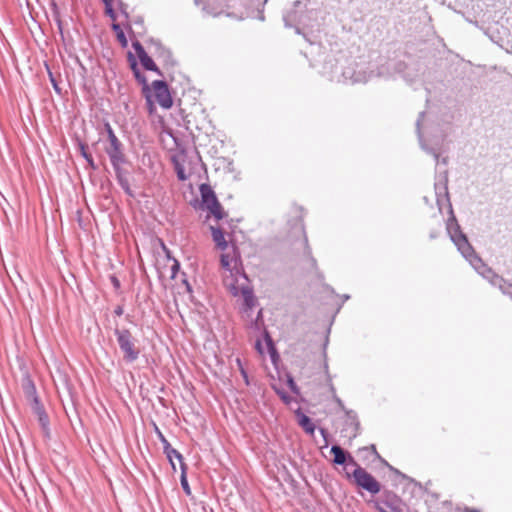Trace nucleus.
<instances>
[{
	"label": "nucleus",
	"instance_id": "obj_13",
	"mask_svg": "<svg viewBox=\"0 0 512 512\" xmlns=\"http://www.w3.org/2000/svg\"><path fill=\"white\" fill-rule=\"evenodd\" d=\"M125 163L126 162H114V163H111V165L114 169L115 176H116L117 182L120 185V187L124 190V192L129 197H135V194L132 191L130 184H129L128 171L123 168V165Z\"/></svg>",
	"mask_w": 512,
	"mask_h": 512
},
{
	"label": "nucleus",
	"instance_id": "obj_54",
	"mask_svg": "<svg viewBox=\"0 0 512 512\" xmlns=\"http://www.w3.org/2000/svg\"><path fill=\"white\" fill-rule=\"evenodd\" d=\"M267 3V0H263L260 4L264 6Z\"/></svg>",
	"mask_w": 512,
	"mask_h": 512
},
{
	"label": "nucleus",
	"instance_id": "obj_36",
	"mask_svg": "<svg viewBox=\"0 0 512 512\" xmlns=\"http://www.w3.org/2000/svg\"><path fill=\"white\" fill-rule=\"evenodd\" d=\"M117 4H118V8L121 12V14L125 17V19L127 20L129 15H128V12H127V5L124 4L122 2V0H117Z\"/></svg>",
	"mask_w": 512,
	"mask_h": 512
},
{
	"label": "nucleus",
	"instance_id": "obj_23",
	"mask_svg": "<svg viewBox=\"0 0 512 512\" xmlns=\"http://www.w3.org/2000/svg\"><path fill=\"white\" fill-rule=\"evenodd\" d=\"M139 60H140L141 65L144 67V69H146L148 71H153V72L157 73L158 75L162 76V72L160 71V69L157 67V65L153 61V59L148 54H145V56H141V58H139Z\"/></svg>",
	"mask_w": 512,
	"mask_h": 512
},
{
	"label": "nucleus",
	"instance_id": "obj_17",
	"mask_svg": "<svg viewBox=\"0 0 512 512\" xmlns=\"http://www.w3.org/2000/svg\"><path fill=\"white\" fill-rule=\"evenodd\" d=\"M33 412L38 416V421L44 430L48 429L49 418L40 400H35V403H31Z\"/></svg>",
	"mask_w": 512,
	"mask_h": 512
},
{
	"label": "nucleus",
	"instance_id": "obj_47",
	"mask_svg": "<svg viewBox=\"0 0 512 512\" xmlns=\"http://www.w3.org/2000/svg\"><path fill=\"white\" fill-rule=\"evenodd\" d=\"M320 432H321V434H322V436H323V438L325 440V445L327 446V444H328V441H327V436H328L327 431L325 429L321 428Z\"/></svg>",
	"mask_w": 512,
	"mask_h": 512
},
{
	"label": "nucleus",
	"instance_id": "obj_51",
	"mask_svg": "<svg viewBox=\"0 0 512 512\" xmlns=\"http://www.w3.org/2000/svg\"><path fill=\"white\" fill-rule=\"evenodd\" d=\"M250 310H251V309H248V310L246 311V310H245V305H244V303L242 304V311H243L244 313H246V314H247V317H250V314H248V312H249Z\"/></svg>",
	"mask_w": 512,
	"mask_h": 512
},
{
	"label": "nucleus",
	"instance_id": "obj_6",
	"mask_svg": "<svg viewBox=\"0 0 512 512\" xmlns=\"http://www.w3.org/2000/svg\"><path fill=\"white\" fill-rule=\"evenodd\" d=\"M373 505L379 512H404V503L402 499L394 492L385 490Z\"/></svg>",
	"mask_w": 512,
	"mask_h": 512
},
{
	"label": "nucleus",
	"instance_id": "obj_53",
	"mask_svg": "<svg viewBox=\"0 0 512 512\" xmlns=\"http://www.w3.org/2000/svg\"><path fill=\"white\" fill-rule=\"evenodd\" d=\"M436 237H437V233H436V232H431V233H430V238H431V239H434V238H436Z\"/></svg>",
	"mask_w": 512,
	"mask_h": 512
},
{
	"label": "nucleus",
	"instance_id": "obj_7",
	"mask_svg": "<svg viewBox=\"0 0 512 512\" xmlns=\"http://www.w3.org/2000/svg\"><path fill=\"white\" fill-rule=\"evenodd\" d=\"M106 129L109 145L105 147V152L107 153L110 162H127L122 142L117 138L109 124H106Z\"/></svg>",
	"mask_w": 512,
	"mask_h": 512
},
{
	"label": "nucleus",
	"instance_id": "obj_25",
	"mask_svg": "<svg viewBox=\"0 0 512 512\" xmlns=\"http://www.w3.org/2000/svg\"><path fill=\"white\" fill-rule=\"evenodd\" d=\"M79 150H80L82 157L87 161L89 167L92 170H96L98 167L95 164L92 155L87 152V145L85 143L79 142Z\"/></svg>",
	"mask_w": 512,
	"mask_h": 512
},
{
	"label": "nucleus",
	"instance_id": "obj_40",
	"mask_svg": "<svg viewBox=\"0 0 512 512\" xmlns=\"http://www.w3.org/2000/svg\"><path fill=\"white\" fill-rule=\"evenodd\" d=\"M347 415H348V416H349V418L351 419L352 423H354V424H355V429H356V431H357V430H358V428H359V422H358V420H357L356 415H355V414H353V412H352V411H347Z\"/></svg>",
	"mask_w": 512,
	"mask_h": 512
},
{
	"label": "nucleus",
	"instance_id": "obj_57",
	"mask_svg": "<svg viewBox=\"0 0 512 512\" xmlns=\"http://www.w3.org/2000/svg\"><path fill=\"white\" fill-rule=\"evenodd\" d=\"M325 369H326V371L328 370V364H327V362H325Z\"/></svg>",
	"mask_w": 512,
	"mask_h": 512
},
{
	"label": "nucleus",
	"instance_id": "obj_4",
	"mask_svg": "<svg viewBox=\"0 0 512 512\" xmlns=\"http://www.w3.org/2000/svg\"><path fill=\"white\" fill-rule=\"evenodd\" d=\"M114 335L118 346L123 353V360L127 363L135 362L140 355V348L137 346L138 340L132 335L127 328H115Z\"/></svg>",
	"mask_w": 512,
	"mask_h": 512
},
{
	"label": "nucleus",
	"instance_id": "obj_32",
	"mask_svg": "<svg viewBox=\"0 0 512 512\" xmlns=\"http://www.w3.org/2000/svg\"><path fill=\"white\" fill-rule=\"evenodd\" d=\"M236 364H237V366L239 368L240 374L243 377V380H244L245 384L247 386H249L250 385L249 376H248V373H247L246 369L244 368L240 358L236 359Z\"/></svg>",
	"mask_w": 512,
	"mask_h": 512
},
{
	"label": "nucleus",
	"instance_id": "obj_33",
	"mask_svg": "<svg viewBox=\"0 0 512 512\" xmlns=\"http://www.w3.org/2000/svg\"><path fill=\"white\" fill-rule=\"evenodd\" d=\"M132 47H133L135 53L137 54L138 58H141V56H145V54H147L144 47L142 46V44L139 41H134L132 43Z\"/></svg>",
	"mask_w": 512,
	"mask_h": 512
},
{
	"label": "nucleus",
	"instance_id": "obj_52",
	"mask_svg": "<svg viewBox=\"0 0 512 512\" xmlns=\"http://www.w3.org/2000/svg\"><path fill=\"white\" fill-rule=\"evenodd\" d=\"M256 348H257L259 351H261V342H260L259 340L256 342Z\"/></svg>",
	"mask_w": 512,
	"mask_h": 512
},
{
	"label": "nucleus",
	"instance_id": "obj_43",
	"mask_svg": "<svg viewBox=\"0 0 512 512\" xmlns=\"http://www.w3.org/2000/svg\"><path fill=\"white\" fill-rule=\"evenodd\" d=\"M264 333H265V340H266L267 345H268L271 349H273L274 347H273V341H272L271 336L269 335V333H268L266 330L264 331Z\"/></svg>",
	"mask_w": 512,
	"mask_h": 512
},
{
	"label": "nucleus",
	"instance_id": "obj_29",
	"mask_svg": "<svg viewBox=\"0 0 512 512\" xmlns=\"http://www.w3.org/2000/svg\"><path fill=\"white\" fill-rule=\"evenodd\" d=\"M112 30L115 32L117 40L119 41V43L123 47H126L127 44H128L127 38H126L125 33H124L123 29L121 28L120 24L113 23L112 24Z\"/></svg>",
	"mask_w": 512,
	"mask_h": 512
},
{
	"label": "nucleus",
	"instance_id": "obj_20",
	"mask_svg": "<svg viewBox=\"0 0 512 512\" xmlns=\"http://www.w3.org/2000/svg\"><path fill=\"white\" fill-rule=\"evenodd\" d=\"M212 239L215 242L216 246L221 249L225 250L228 246L227 241L224 237V231L220 227L211 226L210 227Z\"/></svg>",
	"mask_w": 512,
	"mask_h": 512
},
{
	"label": "nucleus",
	"instance_id": "obj_34",
	"mask_svg": "<svg viewBox=\"0 0 512 512\" xmlns=\"http://www.w3.org/2000/svg\"><path fill=\"white\" fill-rule=\"evenodd\" d=\"M262 326V310H259L256 319L251 321V328H254L255 330H260Z\"/></svg>",
	"mask_w": 512,
	"mask_h": 512
},
{
	"label": "nucleus",
	"instance_id": "obj_31",
	"mask_svg": "<svg viewBox=\"0 0 512 512\" xmlns=\"http://www.w3.org/2000/svg\"><path fill=\"white\" fill-rule=\"evenodd\" d=\"M112 1L113 0H102V2L104 3L105 5V14L110 17L113 21L116 20V13L113 9V6H112Z\"/></svg>",
	"mask_w": 512,
	"mask_h": 512
},
{
	"label": "nucleus",
	"instance_id": "obj_58",
	"mask_svg": "<svg viewBox=\"0 0 512 512\" xmlns=\"http://www.w3.org/2000/svg\"><path fill=\"white\" fill-rule=\"evenodd\" d=\"M186 285H187V288L188 290H190V285L185 281Z\"/></svg>",
	"mask_w": 512,
	"mask_h": 512
},
{
	"label": "nucleus",
	"instance_id": "obj_49",
	"mask_svg": "<svg viewBox=\"0 0 512 512\" xmlns=\"http://www.w3.org/2000/svg\"><path fill=\"white\" fill-rule=\"evenodd\" d=\"M369 449L371 450V452H373V453L376 455V457H377V458H379V459L381 458V457H380V455L378 454L377 450H376L375 445H373V444H372V445L369 447Z\"/></svg>",
	"mask_w": 512,
	"mask_h": 512
},
{
	"label": "nucleus",
	"instance_id": "obj_15",
	"mask_svg": "<svg viewBox=\"0 0 512 512\" xmlns=\"http://www.w3.org/2000/svg\"><path fill=\"white\" fill-rule=\"evenodd\" d=\"M201 208L208 210L210 207L215 206L219 201L216 197L215 192L208 184H201Z\"/></svg>",
	"mask_w": 512,
	"mask_h": 512
},
{
	"label": "nucleus",
	"instance_id": "obj_37",
	"mask_svg": "<svg viewBox=\"0 0 512 512\" xmlns=\"http://www.w3.org/2000/svg\"><path fill=\"white\" fill-rule=\"evenodd\" d=\"M157 432H158V436H159V439L163 445V451L167 450L171 445L169 443V441L165 438V436L158 430V428H156Z\"/></svg>",
	"mask_w": 512,
	"mask_h": 512
},
{
	"label": "nucleus",
	"instance_id": "obj_46",
	"mask_svg": "<svg viewBox=\"0 0 512 512\" xmlns=\"http://www.w3.org/2000/svg\"><path fill=\"white\" fill-rule=\"evenodd\" d=\"M124 310H123V307L122 306H117L114 310V313L117 315V316H121L123 314Z\"/></svg>",
	"mask_w": 512,
	"mask_h": 512
},
{
	"label": "nucleus",
	"instance_id": "obj_44",
	"mask_svg": "<svg viewBox=\"0 0 512 512\" xmlns=\"http://www.w3.org/2000/svg\"><path fill=\"white\" fill-rule=\"evenodd\" d=\"M334 401L337 403V405L342 409V410H345V406L342 402V400L336 395L334 394V397H333Z\"/></svg>",
	"mask_w": 512,
	"mask_h": 512
},
{
	"label": "nucleus",
	"instance_id": "obj_3",
	"mask_svg": "<svg viewBox=\"0 0 512 512\" xmlns=\"http://www.w3.org/2000/svg\"><path fill=\"white\" fill-rule=\"evenodd\" d=\"M436 202L439 206V210H442L443 204H447L449 209L450 217L447 220L446 228L447 232L450 236V239L454 237V229L455 226H460L453 212L452 204L450 201L449 191H448V170H444L436 176V181L434 184Z\"/></svg>",
	"mask_w": 512,
	"mask_h": 512
},
{
	"label": "nucleus",
	"instance_id": "obj_45",
	"mask_svg": "<svg viewBox=\"0 0 512 512\" xmlns=\"http://www.w3.org/2000/svg\"><path fill=\"white\" fill-rule=\"evenodd\" d=\"M111 281H112L113 286H114L115 288H119V287H120V282H119V280H118L115 276H112V277H111Z\"/></svg>",
	"mask_w": 512,
	"mask_h": 512
},
{
	"label": "nucleus",
	"instance_id": "obj_55",
	"mask_svg": "<svg viewBox=\"0 0 512 512\" xmlns=\"http://www.w3.org/2000/svg\"><path fill=\"white\" fill-rule=\"evenodd\" d=\"M200 1H201V0H194V2H195V4H196V5H199V4H200Z\"/></svg>",
	"mask_w": 512,
	"mask_h": 512
},
{
	"label": "nucleus",
	"instance_id": "obj_9",
	"mask_svg": "<svg viewBox=\"0 0 512 512\" xmlns=\"http://www.w3.org/2000/svg\"><path fill=\"white\" fill-rule=\"evenodd\" d=\"M424 117H425V112H421L416 121V131L418 134L420 146L426 153L431 154L435 158L437 165L443 164L444 166H446L448 164V157L440 158V155L442 153V148L441 147H430L424 142L423 135L421 132V124L423 122Z\"/></svg>",
	"mask_w": 512,
	"mask_h": 512
},
{
	"label": "nucleus",
	"instance_id": "obj_1",
	"mask_svg": "<svg viewBox=\"0 0 512 512\" xmlns=\"http://www.w3.org/2000/svg\"><path fill=\"white\" fill-rule=\"evenodd\" d=\"M221 266L229 271L230 275L225 277L224 283L230 293L235 296H241L244 299L245 310L252 309L256 304V298L248 277L244 272L237 269V259L224 253L220 257Z\"/></svg>",
	"mask_w": 512,
	"mask_h": 512
},
{
	"label": "nucleus",
	"instance_id": "obj_8",
	"mask_svg": "<svg viewBox=\"0 0 512 512\" xmlns=\"http://www.w3.org/2000/svg\"><path fill=\"white\" fill-rule=\"evenodd\" d=\"M352 476L356 485L369 493L377 494L381 491L380 483L361 466L354 469Z\"/></svg>",
	"mask_w": 512,
	"mask_h": 512
},
{
	"label": "nucleus",
	"instance_id": "obj_11",
	"mask_svg": "<svg viewBox=\"0 0 512 512\" xmlns=\"http://www.w3.org/2000/svg\"><path fill=\"white\" fill-rule=\"evenodd\" d=\"M152 87L158 104L165 109L171 108L173 101L167 83L163 80H155Z\"/></svg>",
	"mask_w": 512,
	"mask_h": 512
},
{
	"label": "nucleus",
	"instance_id": "obj_12",
	"mask_svg": "<svg viewBox=\"0 0 512 512\" xmlns=\"http://www.w3.org/2000/svg\"><path fill=\"white\" fill-rule=\"evenodd\" d=\"M405 68L406 64L402 61L388 60L377 68L376 76L380 78L394 77L396 74L403 73Z\"/></svg>",
	"mask_w": 512,
	"mask_h": 512
},
{
	"label": "nucleus",
	"instance_id": "obj_39",
	"mask_svg": "<svg viewBox=\"0 0 512 512\" xmlns=\"http://www.w3.org/2000/svg\"><path fill=\"white\" fill-rule=\"evenodd\" d=\"M276 392L284 403L289 404L292 401V397H290L286 392L280 390H277Z\"/></svg>",
	"mask_w": 512,
	"mask_h": 512
},
{
	"label": "nucleus",
	"instance_id": "obj_19",
	"mask_svg": "<svg viewBox=\"0 0 512 512\" xmlns=\"http://www.w3.org/2000/svg\"><path fill=\"white\" fill-rule=\"evenodd\" d=\"M331 453L334 455L333 463L335 465H345L350 454L339 445H333L331 447Z\"/></svg>",
	"mask_w": 512,
	"mask_h": 512
},
{
	"label": "nucleus",
	"instance_id": "obj_41",
	"mask_svg": "<svg viewBox=\"0 0 512 512\" xmlns=\"http://www.w3.org/2000/svg\"><path fill=\"white\" fill-rule=\"evenodd\" d=\"M49 75H50V80H51V83H52V85H53L54 90H55L58 94H60V93H61V89L58 87V84H57L56 80L54 79V77H53L52 73L50 72V73H49Z\"/></svg>",
	"mask_w": 512,
	"mask_h": 512
},
{
	"label": "nucleus",
	"instance_id": "obj_18",
	"mask_svg": "<svg viewBox=\"0 0 512 512\" xmlns=\"http://www.w3.org/2000/svg\"><path fill=\"white\" fill-rule=\"evenodd\" d=\"M295 413H296V416L298 419V424L302 427V429L307 434L312 435L315 431V425L312 422V420L306 414H304L300 409H298Z\"/></svg>",
	"mask_w": 512,
	"mask_h": 512
},
{
	"label": "nucleus",
	"instance_id": "obj_14",
	"mask_svg": "<svg viewBox=\"0 0 512 512\" xmlns=\"http://www.w3.org/2000/svg\"><path fill=\"white\" fill-rule=\"evenodd\" d=\"M151 47L154 49V55L163 61L167 66H175L176 60L173 58L172 52L164 47L159 41H151Z\"/></svg>",
	"mask_w": 512,
	"mask_h": 512
},
{
	"label": "nucleus",
	"instance_id": "obj_56",
	"mask_svg": "<svg viewBox=\"0 0 512 512\" xmlns=\"http://www.w3.org/2000/svg\"><path fill=\"white\" fill-rule=\"evenodd\" d=\"M260 20H264V15L261 13L260 17H259Z\"/></svg>",
	"mask_w": 512,
	"mask_h": 512
},
{
	"label": "nucleus",
	"instance_id": "obj_26",
	"mask_svg": "<svg viewBox=\"0 0 512 512\" xmlns=\"http://www.w3.org/2000/svg\"><path fill=\"white\" fill-rule=\"evenodd\" d=\"M304 246H305L304 254H305L306 258H307V262L309 264V268L313 269V270H316L317 269V261L312 256L311 248H310V246L308 244V239H307L306 235L304 236Z\"/></svg>",
	"mask_w": 512,
	"mask_h": 512
},
{
	"label": "nucleus",
	"instance_id": "obj_2",
	"mask_svg": "<svg viewBox=\"0 0 512 512\" xmlns=\"http://www.w3.org/2000/svg\"><path fill=\"white\" fill-rule=\"evenodd\" d=\"M454 237L451 241L456 245L458 251L469 261L473 268L485 278L492 286L500 285L502 276L498 275L492 268L488 267L476 254L467 236L462 232L460 226H455Z\"/></svg>",
	"mask_w": 512,
	"mask_h": 512
},
{
	"label": "nucleus",
	"instance_id": "obj_21",
	"mask_svg": "<svg viewBox=\"0 0 512 512\" xmlns=\"http://www.w3.org/2000/svg\"><path fill=\"white\" fill-rule=\"evenodd\" d=\"M129 57L130 59L132 60L131 61V69L133 71V74H134V77L136 78V80L142 84L144 86V89H147L149 90V87H148V84H147V80H146V77L144 76V74L141 73L140 69L138 68V65L135 61V59L133 58L132 54L129 53Z\"/></svg>",
	"mask_w": 512,
	"mask_h": 512
},
{
	"label": "nucleus",
	"instance_id": "obj_42",
	"mask_svg": "<svg viewBox=\"0 0 512 512\" xmlns=\"http://www.w3.org/2000/svg\"><path fill=\"white\" fill-rule=\"evenodd\" d=\"M345 465H351V466H354L355 469L357 468V466H360L356 460L352 457L351 454H349L348 456V459H347V463Z\"/></svg>",
	"mask_w": 512,
	"mask_h": 512
},
{
	"label": "nucleus",
	"instance_id": "obj_16",
	"mask_svg": "<svg viewBox=\"0 0 512 512\" xmlns=\"http://www.w3.org/2000/svg\"><path fill=\"white\" fill-rule=\"evenodd\" d=\"M22 389L25 397L27 400L31 401V403H35V400H39L35 384L29 376L23 378Z\"/></svg>",
	"mask_w": 512,
	"mask_h": 512
},
{
	"label": "nucleus",
	"instance_id": "obj_27",
	"mask_svg": "<svg viewBox=\"0 0 512 512\" xmlns=\"http://www.w3.org/2000/svg\"><path fill=\"white\" fill-rule=\"evenodd\" d=\"M186 472H187V465L185 463H182L180 483H181V487H182L183 491L185 492V494L187 496H190L191 488H190L188 480H187Z\"/></svg>",
	"mask_w": 512,
	"mask_h": 512
},
{
	"label": "nucleus",
	"instance_id": "obj_24",
	"mask_svg": "<svg viewBox=\"0 0 512 512\" xmlns=\"http://www.w3.org/2000/svg\"><path fill=\"white\" fill-rule=\"evenodd\" d=\"M164 453H165L166 457L168 458L174 471L176 470V467L173 462V458H176L180 462V467L182 466V463H184L182 454L178 450L172 448V446H170L167 450H165Z\"/></svg>",
	"mask_w": 512,
	"mask_h": 512
},
{
	"label": "nucleus",
	"instance_id": "obj_50",
	"mask_svg": "<svg viewBox=\"0 0 512 512\" xmlns=\"http://www.w3.org/2000/svg\"><path fill=\"white\" fill-rule=\"evenodd\" d=\"M464 512H480V511H479V510H477V509H473V508L466 507V508L464 509Z\"/></svg>",
	"mask_w": 512,
	"mask_h": 512
},
{
	"label": "nucleus",
	"instance_id": "obj_28",
	"mask_svg": "<svg viewBox=\"0 0 512 512\" xmlns=\"http://www.w3.org/2000/svg\"><path fill=\"white\" fill-rule=\"evenodd\" d=\"M211 215L214 216L216 220H222L227 217V213L224 211L220 202H218L215 206H212L208 209Z\"/></svg>",
	"mask_w": 512,
	"mask_h": 512
},
{
	"label": "nucleus",
	"instance_id": "obj_38",
	"mask_svg": "<svg viewBox=\"0 0 512 512\" xmlns=\"http://www.w3.org/2000/svg\"><path fill=\"white\" fill-rule=\"evenodd\" d=\"M180 269V263L177 260H174L173 265L171 266V278H176L177 273Z\"/></svg>",
	"mask_w": 512,
	"mask_h": 512
},
{
	"label": "nucleus",
	"instance_id": "obj_10",
	"mask_svg": "<svg viewBox=\"0 0 512 512\" xmlns=\"http://www.w3.org/2000/svg\"><path fill=\"white\" fill-rule=\"evenodd\" d=\"M373 71L366 73L363 71H355L353 68H346L341 71L340 75H331V80L336 79L337 81L351 83H365L373 77Z\"/></svg>",
	"mask_w": 512,
	"mask_h": 512
},
{
	"label": "nucleus",
	"instance_id": "obj_30",
	"mask_svg": "<svg viewBox=\"0 0 512 512\" xmlns=\"http://www.w3.org/2000/svg\"><path fill=\"white\" fill-rule=\"evenodd\" d=\"M503 295L509 297L512 300V283L502 278L500 285L496 286Z\"/></svg>",
	"mask_w": 512,
	"mask_h": 512
},
{
	"label": "nucleus",
	"instance_id": "obj_48",
	"mask_svg": "<svg viewBox=\"0 0 512 512\" xmlns=\"http://www.w3.org/2000/svg\"><path fill=\"white\" fill-rule=\"evenodd\" d=\"M329 389L332 393V397H334V394H336V390H335V387L334 385L331 383V379L329 378Z\"/></svg>",
	"mask_w": 512,
	"mask_h": 512
},
{
	"label": "nucleus",
	"instance_id": "obj_5",
	"mask_svg": "<svg viewBox=\"0 0 512 512\" xmlns=\"http://www.w3.org/2000/svg\"><path fill=\"white\" fill-rule=\"evenodd\" d=\"M305 7L306 6L300 0L294 1L292 7L283 14L285 27L295 28V32L297 34H301L300 25L304 27H313V25H310L306 20L308 15L313 13V10L304 14Z\"/></svg>",
	"mask_w": 512,
	"mask_h": 512
},
{
	"label": "nucleus",
	"instance_id": "obj_35",
	"mask_svg": "<svg viewBox=\"0 0 512 512\" xmlns=\"http://www.w3.org/2000/svg\"><path fill=\"white\" fill-rule=\"evenodd\" d=\"M287 384L294 394H299V387L297 386V384L295 383L294 379L291 376L288 377Z\"/></svg>",
	"mask_w": 512,
	"mask_h": 512
},
{
	"label": "nucleus",
	"instance_id": "obj_22",
	"mask_svg": "<svg viewBox=\"0 0 512 512\" xmlns=\"http://www.w3.org/2000/svg\"><path fill=\"white\" fill-rule=\"evenodd\" d=\"M174 170L176 172L177 178L180 181H186L191 176V173H187L183 163L177 157H173L172 159Z\"/></svg>",
	"mask_w": 512,
	"mask_h": 512
}]
</instances>
